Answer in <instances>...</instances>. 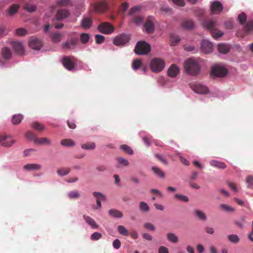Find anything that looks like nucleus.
<instances>
[{
    "mask_svg": "<svg viewBox=\"0 0 253 253\" xmlns=\"http://www.w3.org/2000/svg\"><path fill=\"white\" fill-rule=\"evenodd\" d=\"M92 7L93 9V10L95 12H103L107 8V5L104 2H100L95 4H93L92 5Z\"/></svg>",
    "mask_w": 253,
    "mask_h": 253,
    "instance_id": "a211bd4d",
    "label": "nucleus"
},
{
    "mask_svg": "<svg viewBox=\"0 0 253 253\" xmlns=\"http://www.w3.org/2000/svg\"><path fill=\"white\" fill-rule=\"evenodd\" d=\"M131 39V35L128 34H121L117 36L113 40V43L116 46H124Z\"/></svg>",
    "mask_w": 253,
    "mask_h": 253,
    "instance_id": "20e7f679",
    "label": "nucleus"
},
{
    "mask_svg": "<svg viewBox=\"0 0 253 253\" xmlns=\"http://www.w3.org/2000/svg\"><path fill=\"white\" fill-rule=\"evenodd\" d=\"M156 158L161 163L164 164L165 165H168V161L165 159V158L162 155L160 154H155Z\"/></svg>",
    "mask_w": 253,
    "mask_h": 253,
    "instance_id": "864d4df0",
    "label": "nucleus"
},
{
    "mask_svg": "<svg viewBox=\"0 0 253 253\" xmlns=\"http://www.w3.org/2000/svg\"><path fill=\"white\" fill-rule=\"evenodd\" d=\"M159 253H169V250L165 246H161L158 250Z\"/></svg>",
    "mask_w": 253,
    "mask_h": 253,
    "instance_id": "774afa93",
    "label": "nucleus"
},
{
    "mask_svg": "<svg viewBox=\"0 0 253 253\" xmlns=\"http://www.w3.org/2000/svg\"><path fill=\"white\" fill-rule=\"evenodd\" d=\"M30 47L34 50H40L42 46V42L37 38H32L29 42Z\"/></svg>",
    "mask_w": 253,
    "mask_h": 253,
    "instance_id": "2eb2a0df",
    "label": "nucleus"
},
{
    "mask_svg": "<svg viewBox=\"0 0 253 253\" xmlns=\"http://www.w3.org/2000/svg\"><path fill=\"white\" fill-rule=\"evenodd\" d=\"M120 148L125 153H126L129 155H132L133 153V151L132 149L127 145H126V144L122 145L120 146Z\"/></svg>",
    "mask_w": 253,
    "mask_h": 253,
    "instance_id": "79ce46f5",
    "label": "nucleus"
},
{
    "mask_svg": "<svg viewBox=\"0 0 253 253\" xmlns=\"http://www.w3.org/2000/svg\"><path fill=\"white\" fill-rule=\"evenodd\" d=\"M244 31L246 34L253 32V21L249 20L244 25Z\"/></svg>",
    "mask_w": 253,
    "mask_h": 253,
    "instance_id": "4be33fe9",
    "label": "nucleus"
},
{
    "mask_svg": "<svg viewBox=\"0 0 253 253\" xmlns=\"http://www.w3.org/2000/svg\"><path fill=\"white\" fill-rule=\"evenodd\" d=\"M141 65V61L140 60H134L132 64V67L134 70H138Z\"/></svg>",
    "mask_w": 253,
    "mask_h": 253,
    "instance_id": "5fc2aeb1",
    "label": "nucleus"
},
{
    "mask_svg": "<svg viewBox=\"0 0 253 253\" xmlns=\"http://www.w3.org/2000/svg\"><path fill=\"white\" fill-rule=\"evenodd\" d=\"M132 21L136 24L139 25L142 22L143 18L140 16H137L136 17H135L133 19Z\"/></svg>",
    "mask_w": 253,
    "mask_h": 253,
    "instance_id": "338daca9",
    "label": "nucleus"
},
{
    "mask_svg": "<svg viewBox=\"0 0 253 253\" xmlns=\"http://www.w3.org/2000/svg\"><path fill=\"white\" fill-rule=\"evenodd\" d=\"M57 4L61 6H66L70 3L69 0H57Z\"/></svg>",
    "mask_w": 253,
    "mask_h": 253,
    "instance_id": "e2e57ef3",
    "label": "nucleus"
},
{
    "mask_svg": "<svg viewBox=\"0 0 253 253\" xmlns=\"http://www.w3.org/2000/svg\"><path fill=\"white\" fill-rule=\"evenodd\" d=\"M92 24V19L89 17H84L81 21V26L84 29H89Z\"/></svg>",
    "mask_w": 253,
    "mask_h": 253,
    "instance_id": "5701e85b",
    "label": "nucleus"
},
{
    "mask_svg": "<svg viewBox=\"0 0 253 253\" xmlns=\"http://www.w3.org/2000/svg\"><path fill=\"white\" fill-rule=\"evenodd\" d=\"M42 168L41 165L37 164H29L25 165L23 169L28 170H38Z\"/></svg>",
    "mask_w": 253,
    "mask_h": 253,
    "instance_id": "393cba45",
    "label": "nucleus"
},
{
    "mask_svg": "<svg viewBox=\"0 0 253 253\" xmlns=\"http://www.w3.org/2000/svg\"><path fill=\"white\" fill-rule=\"evenodd\" d=\"M129 6V4L127 2L123 3L119 7V11L122 13H124L127 10Z\"/></svg>",
    "mask_w": 253,
    "mask_h": 253,
    "instance_id": "680f3d73",
    "label": "nucleus"
},
{
    "mask_svg": "<svg viewBox=\"0 0 253 253\" xmlns=\"http://www.w3.org/2000/svg\"><path fill=\"white\" fill-rule=\"evenodd\" d=\"M217 49L220 53L226 54L229 51L230 46V45L225 43H220L217 45Z\"/></svg>",
    "mask_w": 253,
    "mask_h": 253,
    "instance_id": "b1692460",
    "label": "nucleus"
},
{
    "mask_svg": "<svg viewBox=\"0 0 253 253\" xmlns=\"http://www.w3.org/2000/svg\"><path fill=\"white\" fill-rule=\"evenodd\" d=\"M228 239L232 243L234 244L238 243L240 239L239 237L236 235V234H231L228 236Z\"/></svg>",
    "mask_w": 253,
    "mask_h": 253,
    "instance_id": "c03bdc74",
    "label": "nucleus"
},
{
    "mask_svg": "<svg viewBox=\"0 0 253 253\" xmlns=\"http://www.w3.org/2000/svg\"><path fill=\"white\" fill-rule=\"evenodd\" d=\"M31 126L32 128H33L39 131H42L45 129V126L43 125L40 124L39 123H38L37 122H35L32 123L31 125Z\"/></svg>",
    "mask_w": 253,
    "mask_h": 253,
    "instance_id": "f704fd0d",
    "label": "nucleus"
},
{
    "mask_svg": "<svg viewBox=\"0 0 253 253\" xmlns=\"http://www.w3.org/2000/svg\"><path fill=\"white\" fill-rule=\"evenodd\" d=\"M184 68L186 73L192 76L198 75L201 71L199 62L197 59L188 58L184 63Z\"/></svg>",
    "mask_w": 253,
    "mask_h": 253,
    "instance_id": "f257e3e1",
    "label": "nucleus"
},
{
    "mask_svg": "<svg viewBox=\"0 0 253 253\" xmlns=\"http://www.w3.org/2000/svg\"><path fill=\"white\" fill-rule=\"evenodd\" d=\"M116 159L119 164L124 166H127L129 164L126 159H125L122 157H118Z\"/></svg>",
    "mask_w": 253,
    "mask_h": 253,
    "instance_id": "6e6d98bb",
    "label": "nucleus"
},
{
    "mask_svg": "<svg viewBox=\"0 0 253 253\" xmlns=\"http://www.w3.org/2000/svg\"><path fill=\"white\" fill-rule=\"evenodd\" d=\"M15 34L19 36H24L27 34V31L24 28H20L15 30Z\"/></svg>",
    "mask_w": 253,
    "mask_h": 253,
    "instance_id": "8fccbe9b",
    "label": "nucleus"
},
{
    "mask_svg": "<svg viewBox=\"0 0 253 253\" xmlns=\"http://www.w3.org/2000/svg\"><path fill=\"white\" fill-rule=\"evenodd\" d=\"M151 46L145 41H139L136 43L134 52L137 55H146L150 52Z\"/></svg>",
    "mask_w": 253,
    "mask_h": 253,
    "instance_id": "7ed1b4c3",
    "label": "nucleus"
},
{
    "mask_svg": "<svg viewBox=\"0 0 253 253\" xmlns=\"http://www.w3.org/2000/svg\"><path fill=\"white\" fill-rule=\"evenodd\" d=\"M141 9V7L140 6H135L131 8L129 10V14L133 15L136 12H138Z\"/></svg>",
    "mask_w": 253,
    "mask_h": 253,
    "instance_id": "69168bd1",
    "label": "nucleus"
},
{
    "mask_svg": "<svg viewBox=\"0 0 253 253\" xmlns=\"http://www.w3.org/2000/svg\"><path fill=\"white\" fill-rule=\"evenodd\" d=\"M223 9L222 3L218 1H213L210 6L211 14H218L220 13Z\"/></svg>",
    "mask_w": 253,
    "mask_h": 253,
    "instance_id": "1a4fd4ad",
    "label": "nucleus"
},
{
    "mask_svg": "<svg viewBox=\"0 0 253 253\" xmlns=\"http://www.w3.org/2000/svg\"><path fill=\"white\" fill-rule=\"evenodd\" d=\"M24 8L29 12H32L36 10V6L35 5L27 3L25 4Z\"/></svg>",
    "mask_w": 253,
    "mask_h": 253,
    "instance_id": "a18cd8bd",
    "label": "nucleus"
},
{
    "mask_svg": "<svg viewBox=\"0 0 253 253\" xmlns=\"http://www.w3.org/2000/svg\"><path fill=\"white\" fill-rule=\"evenodd\" d=\"M15 141L10 136L0 135V145L4 147H10L14 144Z\"/></svg>",
    "mask_w": 253,
    "mask_h": 253,
    "instance_id": "f8f14e48",
    "label": "nucleus"
},
{
    "mask_svg": "<svg viewBox=\"0 0 253 253\" xmlns=\"http://www.w3.org/2000/svg\"><path fill=\"white\" fill-rule=\"evenodd\" d=\"M227 73V71L223 67L214 66L211 68V75L217 77H223Z\"/></svg>",
    "mask_w": 253,
    "mask_h": 253,
    "instance_id": "9d476101",
    "label": "nucleus"
},
{
    "mask_svg": "<svg viewBox=\"0 0 253 253\" xmlns=\"http://www.w3.org/2000/svg\"><path fill=\"white\" fill-rule=\"evenodd\" d=\"M238 18L240 24L243 25L244 23H245L247 19V16L244 13H242L239 14Z\"/></svg>",
    "mask_w": 253,
    "mask_h": 253,
    "instance_id": "bf43d9fd",
    "label": "nucleus"
},
{
    "mask_svg": "<svg viewBox=\"0 0 253 253\" xmlns=\"http://www.w3.org/2000/svg\"><path fill=\"white\" fill-rule=\"evenodd\" d=\"M102 237V235L99 232H94L90 236V239L93 241H96L101 239Z\"/></svg>",
    "mask_w": 253,
    "mask_h": 253,
    "instance_id": "4d7b16f0",
    "label": "nucleus"
},
{
    "mask_svg": "<svg viewBox=\"0 0 253 253\" xmlns=\"http://www.w3.org/2000/svg\"><path fill=\"white\" fill-rule=\"evenodd\" d=\"M192 89L195 92L199 94H206L209 92L208 88L201 84L193 85Z\"/></svg>",
    "mask_w": 253,
    "mask_h": 253,
    "instance_id": "f3484780",
    "label": "nucleus"
},
{
    "mask_svg": "<svg viewBox=\"0 0 253 253\" xmlns=\"http://www.w3.org/2000/svg\"><path fill=\"white\" fill-rule=\"evenodd\" d=\"M11 44L17 54L19 55H22L24 53V48L21 42L18 41H13L11 42Z\"/></svg>",
    "mask_w": 253,
    "mask_h": 253,
    "instance_id": "4468645a",
    "label": "nucleus"
},
{
    "mask_svg": "<svg viewBox=\"0 0 253 253\" xmlns=\"http://www.w3.org/2000/svg\"><path fill=\"white\" fill-rule=\"evenodd\" d=\"M19 8V5L18 4H12L10 7L8 11V13L11 15H13L15 14Z\"/></svg>",
    "mask_w": 253,
    "mask_h": 253,
    "instance_id": "c9c22d12",
    "label": "nucleus"
},
{
    "mask_svg": "<svg viewBox=\"0 0 253 253\" xmlns=\"http://www.w3.org/2000/svg\"><path fill=\"white\" fill-rule=\"evenodd\" d=\"M68 197L70 199H78L80 197V195L78 191H71L68 194Z\"/></svg>",
    "mask_w": 253,
    "mask_h": 253,
    "instance_id": "603ef678",
    "label": "nucleus"
},
{
    "mask_svg": "<svg viewBox=\"0 0 253 253\" xmlns=\"http://www.w3.org/2000/svg\"><path fill=\"white\" fill-rule=\"evenodd\" d=\"M79 39L78 37H72L62 43L63 48L71 49L74 48L78 43Z\"/></svg>",
    "mask_w": 253,
    "mask_h": 253,
    "instance_id": "0eeeda50",
    "label": "nucleus"
},
{
    "mask_svg": "<svg viewBox=\"0 0 253 253\" xmlns=\"http://www.w3.org/2000/svg\"><path fill=\"white\" fill-rule=\"evenodd\" d=\"M167 239L173 244L177 243L178 241V237L173 233H169L167 235Z\"/></svg>",
    "mask_w": 253,
    "mask_h": 253,
    "instance_id": "2f4dec72",
    "label": "nucleus"
},
{
    "mask_svg": "<svg viewBox=\"0 0 253 253\" xmlns=\"http://www.w3.org/2000/svg\"><path fill=\"white\" fill-rule=\"evenodd\" d=\"M202 25L204 28L211 31V34L214 39H217L223 35V32L216 29L217 24L215 20L205 19L203 21Z\"/></svg>",
    "mask_w": 253,
    "mask_h": 253,
    "instance_id": "f03ea898",
    "label": "nucleus"
},
{
    "mask_svg": "<svg viewBox=\"0 0 253 253\" xmlns=\"http://www.w3.org/2000/svg\"><path fill=\"white\" fill-rule=\"evenodd\" d=\"M70 171V168H62L58 169L57 172L58 175L60 176H64L67 175Z\"/></svg>",
    "mask_w": 253,
    "mask_h": 253,
    "instance_id": "49530a36",
    "label": "nucleus"
},
{
    "mask_svg": "<svg viewBox=\"0 0 253 253\" xmlns=\"http://www.w3.org/2000/svg\"><path fill=\"white\" fill-rule=\"evenodd\" d=\"M62 35L59 32H56L52 33L50 38L52 41L54 42H59L62 40Z\"/></svg>",
    "mask_w": 253,
    "mask_h": 253,
    "instance_id": "7c9ffc66",
    "label": "nucleus"
},
{
    "mask_svg": "<svg viewBox=\"0 0 253 253\" xmlns=\"http://www.w3.org/2000/svg\"><path fill=\"white\" fill-rule=\"evenodd\" d=\"M83 218L85 222L92 228L94 229H97L98 228V225L95 222L94 219L90 216L86 215H84Z\"/></svg>",
    "mask_w": 253,
    "mask_h": 253,
    "instance_id": "412c9836",
    "label": "nucleus"
},
{
    "mask_svg": "<svg viewBox=\"0 0 253 253\" xmlns=\"http://www.w3.org/2000/svg\"><path fill=\"white\" fill-rule=\"evenodd\" d=\"M73 59V57H65L63 59V65L68 70H72L75 68Z\"/></svg>",
    "mask_w": 253,
    "mask_h": 253,
    "instance_id": "ddd939ff",
    "label": "nucleus"
},
{
    "mask_svg": "<svg viewBox=\"0 0 253 253\" xmlns=\"http://www.w3.org/2000/svg\"><path fill=\"white\" fill-rule=\"evenodd\" d=\"M1 54L3 58L5 60H9L11 57V52L8 47H3L1 51Z\"/></svg>",
    "mask_w": 253,
    "mask_h": 253,
    "instance_id": "bb28decb",
    "label": "nucleus"
},
{
    "mask_svg": "<svg viewBox=\"0 0 253 253\" xmlns=\"http://www.w3.org/2000/svg\"><path fill=\"white\" fill-rule=\"evenodd\" d=\"M61 144L64 146H73L75 143L73 140L70 139H65L61 141Z\"/></svg>",
    "mask_w": 253,
    "mask_h": 253,
    "instance_id": "58836bf2",
    "label": "nucleus"
},
{
    "mask_svg": "<svg viewBox=\"0 0 253 253\" xmlns=\"http://www.w3.org/2000/svg\"><path fill=\"white\" fill-rule=\"evenodd\" d=\"M201 49L204 54H209L213 50L212 43L207 40H203L201 42Z\"/></svg>",
    "mask_w": 253,
    "mask_h": 253,
    "instance_id": "9b49d317",
    "label": "nucleus"
},
{
    "mask_svg": "<svg viewBox=\"0 0 253 253\" xmlns=\"http://www.w3.org/2000/svg\"><path fill=\"white\" fill-rule=\"evenodd\" d=\"M179 73V68L175 64L171 65L168 70V75L171 78L175 77Z\"/></svg>",
    "mask_w": 253,
    "mask_h": 253,
    "instance_id": "6ab92c4d",
    "label": "nucleus"
},
{
    "mask_svg": "<svg viewBox=\"0 0 253 253\" xmlns=\"http://www.w3.org/2000/svg\"><path fill=\"white\" fill-rule=\"evenodd\" d=\"M95 42L97 44H101L105 40V37L101 35H96L95 36Z\"/></svg>",
    "mask_w": 253,
    "mask_h": 253,
    "instance_id": "13d9d810",
    "label": "nucleus"
},
{
    "mask_svg": "<svg viewBox=\"0 0 253 253\" xmlns=\"http://www.w3.org/2000/svg\"><path fill=\"white\" fill-rule=\"evenodd\" d=\"M220 207L222 210L227 212H233L235 211L233 208L224 204H221Z\"/></svg>",
    "mask_w": 253,
    "mask_h": 253,
    "instance_id": "09e8293b",
    "label": "nucleus"
},
{
    "mask_svg": "<svg viewBox=\"0 0 253 253\" xmlns=\"http://www.w3.org/2000/svg\"><path fill=\"white\" fill-rule=\"evenodd\" d=\"M96 145L94 142H87L81 145V148L84 150H92L95 148Z\"/></svg>",
    "mask_w": 253,
    "mask_h": 253,
    "instance_id": "473e14b6",
    "label": "nucleus"
},
{
    "mask_svg": "<svg viewBox=\"0 0 253 253\" xmlns=\"http://www.w3.org/2000/svg\"><path fill=\"white\" fill-rule=\"evenodd\" d=\"M165 61L160 58H155L150 63V68L153 72L158 73L161 71L165 67Z\"/></svg>",
    "mask_w": 253,
    "mask_h": 253,
    "instance_id": "39448f33",
    "label": "nucleus"
},
{
    "mask_svg": "<svg viewBox=\"0 0 253 253\" xmlns=\"http://www.w3.org/2000/svg\"><path fill=\"white\" fill-rule=\"evenodd\" d=\"M139 209L141 211L143 212H148L150 210V208L148 204L144 202H140L139 203Z\"/></svg>",
    "mask_w": 253,
    "mask_h": 253,
    "instance_id": "4c0bfd02",
    "label": "nucleus"
},
{
    "mask_svg": "<svg viewBox=\"0 0 253 253\" xmlns=\"http://www.w3.org/2000/svg\"><path fill=\"white\" fill-rule=\"evenodd\" d=\"M35 143L40 145H50L51 141L46 137L37 138L35 139Z\"/></svg>",
    "mask_w": 253,
    "mask_h": 253,
    "instance_id": "a878e982",
    "label": "nucleus"
},
{
    "mask_svg": "<svg viewBox=\"0 0 253 253\" xmlns=\"http://www.w3.org/2000/svg\"><path fill=\"white\" fill-rule=\"evenodd\" d=\"M210 165L212 167L218 169H225L226 168V165L224 163L216 160L211 161L210 162Z\"/></svg>",
    "mask_w": 253,
    "mask_h": 253,
    "instance_id": "cd10ccee",
    "label": "nucleus"
},
{
    "mask_svg": "<svg viewBox=\"0 0 253 253\" xmlns=\"http://www.w3.org/2000/svg\"><path fill=\"white\" fill-rule=\"evenodd\" d=\"M246 182L248 184V187L249 188L253 187V176L252 175L248 176L246 177Z\"/></svg>",
    "mask_w": 253,
    "mask_h": 253,
    "instance_id": "052dcab7",
    "label": "nucleus"
},
{
    "mask_svg": "<svg viewBox=\"0 0 253 253\" xmlns=\"http://www.w3.org/2000/svg\"><path fill=\"white\" fill-rule=\"evenodd\" d=\"M181 26L184 29L191 30L194 27L195 23L192 20L185 19L182 21Z\"/></svg>",
    "mask_w": 253,
    "mask_h": 253,
    "instance_id": "aec40b11",
    "label": "nucleus"
},
{
    "mask_svg": "<svg viewBox=\"0 0 253 253\" xmlns=\"http://www.w3.org/2000/svg\"><path fill=\"white\" fill-rule=\"evenodd\" d=\"M170 40L172 45H175L180 42V38L179 36L174 34H171L170 35Z\"/></svg>",
    "mask_w": 253,
    "mask_h": 253,
    "instance_id": "e433bc0d",
    "label": "nucleus"
},
{
    "mask_svg": "<svg viewBox=\"0 0 253 253\" xmlns=\"http://www.w3.org/2000/svg\"><path fill=\"white\" fill-rule=\"evenodd\" d=\"M93 195L96 200H99L100 201H104L106 200L105 196L100 192H94Z\"/></svg>",
    "mask_w": 253,
    "mask_h": 253,
    "instance_id": "de8ad7c7",
    "label": "nucleus"
},
{
    "mask_svg": "<svg viewBox=\"0 0 253 253\" xmlns=\"http://www.w3.org/2000/svg\"><path fill=\"white\" fill-rule=\"evenodd\" d=\"M194 213L199 220L202 221H206L207 220V217L203 211L196 210L194 211Z\"/></svg>",
    "mask_w": 253,
    "mask_h": 253,
    "instance_id": "c756f323",
    "label": "nucleus"
},
{
    "mask_svg": "<svg viewBox=\"0 0 253 253\" xmlns=\"http://www.w3.org/2000/svg\"><path fill=\"white\" fill-rule=\"evenodd\" d=\"M100 32L104 34H110L114 32V27L109 23L105 22L100 24L98 27Z\"/></svg>",
    "mask_w": 253,
    "mask_h": 253,
    "instance_id": "6e6552de",
    "label": "nucleus"
},
{
    "mask_svg": "<svg viewBox=\"0 0 253 253\" xmlns=\"http://www.w3.org/2000/svg\"><path fill=\"white\" fill-rule=\"evenodd\" d=\"M23 118V116L21 114L14 115L11 119V122L14 125L20 124Z\"/></svg>",
    "mask_w": 253,
    "mask_h": 253,
    "instance_id": "72a5a7b5",
    "label": "nucleus"
},
{
    "mask_svg": "<svg viewBox=\"0 0 253 253\" xmlns=\"http://www.w3.org/2000/svg\"><path fill=\"white\" fill-rule=\"evenodd\" d=\"M119 233L124 236H128V231L127 229L123 225H119L117 227Z\"/></svg>",
    "mask_w": 253,
    "mask_h": 253,
    "instance_id": "ea45409f",
    "label": "nucleus"
},
{
    "mask_svg": "<svg viewBox=\"0 0 253 253\" xmlns=\"http://www.w3.org/2000/svg\"><path fill=\"white\" fill-rule=\"evenodd\" d=\"M174 197L175 199L180 201L185 202H187L189 201L188 197L185 195L177 194L175 195Z\"/></svg>",
    "mask_w": 253,
    "mask_h": 253,
    "instance_id": "3c124183",
    "label": "nucleus"
},
{
    "mask_svg": "<svg viewBox=\"0 0 253 253\" xmlns=\"http://www.w3.org/2000/svg\"><path fill=\"white\" fill-rule=\"evenodd\" d=\"M152 169L153 171L158 176L161 178H164L165 177V173L158 168L153 167L152 168Z\"/></svg>",
    "mask_w": 253,
    "mask_h": 253,
    "instance_id": "37998d69",
    "label": "nucleus"
},
{
    "mask_svg": "<svg viewBox=\"0 0 253 253\" xmlns=\"http://www.w3.org/2000/svg\"><path fill=\"white\" fill-rule=\"evenodd\" d=\"M26 137L27 139H28L29 140H33L34 142L35 139L36 138H37L35 134L33 132L30 131H27V132L26 133Z\"/></svg>",
    "mask_w": 253,
    "mask_h": 253,
    "instance_id": "0e129e2a",
    "label": "nucleus"
},
{
    "mask_svg": "<svg viewBox=\"0 0 253 253\" xmlns=\"http://www.w3.org/2000/svg\"><path fill=\"white\" fill-rule=\"evenodd\" d=\"M156 23L155 18L153 16H149L144 24L145 31L148 34H152L155 31V24Z\"/></svg>",
    "mask_w": 253,
    "mask_h": 253,
    "instance_id": "423d86ee",
    "label": "nucleus"
},
{
    "mask_svg": "<svg viewBox=\"0 0 253 253\" xmlns=\"http://www.w3.org/2000/svg\"><path fill=\"white\" fill-rule=\"evenodd\" d=\"M90 35L86 33H82L80 36V40L82 43L85 44L88 42Z\"/></svg>",
    "mask_w": 253,
    "mask_h": 253,
    "instance_id": "a19ab883",
    "label": "nucleus"
},
{
    "mask_svg": "<svg viewBox=\"0 0 253 253\" xmlns=\"http://www.w3.org/2000/svg\"><path fill=\"white\" fill-rule=\"evenodd\" d=\"M108 213L110 216L115 218H121L123 216L121 211L114 209L110 210Z\"/></svg>",
    "mask_w": 253,
    "mask_h": 253,
    "instance_id": "c85d7f7f",
    "label": "nucleus"
},
{
    "mask_svg": "<svg viewBox=\"0 0 253 253\" xmlns=\"http://www.w3.org/2000/svg\"><path fill=\"white\" fill-rule=\"evenodd\" d=\"M70 15V12L65 9H61L58 10L55 15V19L60 21L68 18Z\"/></svg>",
    "mask_w": 253,
    "mask_h": 253,
    "instance_id": "dca6fc26",
    "label": "nucleus"
}]
</instances>
